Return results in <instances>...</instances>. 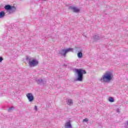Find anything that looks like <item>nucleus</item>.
<instances>
[{"instance_id":"f257e3e1","label":"nucleus","mask_w":128,"mask_h":128,"mask_svg":"<svg viewBox=\"0 0 128 128\" xmlns=\"http://www.w3.org/2000/svg\"><path fill=\"white\" fill-rule=\"evenodd\" d=\"M113 78V74L111 72H106L102 76V80L104 82H110Z\"/></svg>"},{"instance_id":"f3484780","label":"nucleus","mask_w":128,"mask_h":128,"mask_svg":"<svg viewBox=\"0 0 128 128\" xmlns=\"http://www.w3.org/2000/svg\"><path fill=\"white\" fill-rule=\"evenodd\" d=\"M34 108H35L36 110H38V107L36 106H34Z\"/></svg>"},{"instance_id":"9d476101","label":"nucleus","mask_w":128,"mask_h":128,"mask_svg":"<svg viewBox=\"0 0 128 128\" xmlns=\"http://www.w3.org/2000/svg\"><path fill=\"white\" fill-rule=\"evenodd\" d=\"M6 16V13L2 11L0 12V18H4Z\"/></svg>"},{"instance_id":"f03ea898","label":"nucleus","mask_w":128,"mask_h":128,"mask_svg":"<svg viewBox=\"0 0 128 128\" xmlns=\"http://www.w3.org/2000/svg\"><path fill=\"white\" fill-rule=\"evenodd\" d=\"M78 74V80L82 82L83 78V74H86V70H82L81 68L76 70Z\"/></svg>"},{"instance_id":"6e6552de","label":"nucleus","mask_w":128,"mask_h":128,"mask_svg":"<svg viewBox=\"0 0 128 128\" xmlns=\"http://www.w3.org/2000/svg\"><path fill=\"white\" fill-rule=\"evenodd\" d=\"M72 125L70 122V121H68V122H66L65 124V128H72Z\"/></svg>"},{"instance_id":"1a4fd4ad","label":"nucleus","mask_w":128,"mask_h":128,"mask_svg":"<svg viewBox=\"0 0 128 128\" xmlns=\"http://www.w3.org/2000/svg\"><path fill=\"white\" fill-rule=\"evenodd\" d=\"M67 104L69 106H71L72 104H73V102L72 100H66Z\"/></svg>"},{"instance_id":"7ed1b4c3","label":"nucleus","mask_w":128,"mask_h":128,"mask_svg":"<svg viewBox=\"0 0 128 128\" xmlns=\"http://www.w3.org/2000/svg\"><path fill=\"white\" fill-rule=\"evenodd\" d=\"M28 64L30 66H36L38 64V62L34 59L29 61Z\"/></svg>"},{"instance_id":"4468645a","label":"nucleus","mask_w":128,"mask_h":128,"mask_svg":"<svg viewBox=\"0 0 128 128\" xmlns=\"http://www.w3.org/2000/svg\"><path fill=\"white\" fill-rule=\"evenodd\" d=\"M88 118H85V119H83L82 122H88Z\"/></svg>"},{"instance_id":"dca6fc26","label":"nucleus","mask_w":128,"mask_h":128,"mask_svg":"<svg viewBox=\"0 0 128 128\" xmlns=\"http://www.w3.org/2000/svg\"><path fill=\"white\" fill-rule=\"evenodd\" d=\"M12 108H14V106H12V107L9 108H8V110H12Z\"/></svg>"},{"instance_id":"39448f33","label":"nucleus","mask_w":128,"mask_h":128,"mask_svg":"<svg viewBox=\"0 0 128 128\" xmlns=\"http://www.w3.org/2000/svg\"><path fill=\"white\" fill-rule=\"evenodd\" d=\"M74 49L72 48H68V49H66V50H62L63 52H61L62 56H66V53L68 52H73Z\"/></svg>"},{"instance_id":"f8f14e48","label":"nucleus","mask_w":128,"mask_h":128,"mask_svg":"<svg viewBox=\"0 0 128 128\" xmlns=\"http://www.w3.org/2000/svg\"><path fill=\"white\" fill-rule=\"evenodd\" d=\"M38 84H44V80H38Z\"/></svg>"},{"instance_id":"423d86ee","label":"nucleus","mask_w":128,"mask_h":128,"mask_svg":"<svg viewBox=\"0 0 128 128\" xmlns=\"http://www.w3.org/2000/svg\"><path fill=\"white\" fill-rule=\"evenodd\" d=\"M69 9L72 10L74 12H78L80 11V8L76 7V6H70Z\"/></svg>"},{"instance_id":"0eeeda50","label":"nucleus","mask_w":128,"mask_h":128,"mask_svg":"<svg viewBox=\"0 0 128 128\" xmlns=\"http://www.w3.org/2000/svg\"><path fill=\"white\" fill-rule=\"evenodd\" d=\"M26 96L29 102H32V100H34V96H32V94L28 93L26 94Z\"/></svg>"},{"instance_id":"2eb2a0df","label":"nucleus","mask_w":128,"mask_h":128,"mask_svg":"<svg viewBox=\"0 0 128 128\" xmlns=\"http://www.w3.org/2000/svg\"><path fill=\"white\" fill-rule=\"evenodd\" d=\"M3 60L4 59L2 58L0 56V62H2V60Z\"/></svg>"},{"instance_id":"ddd939ff","label":"nucleus","mask_w":128,"mask_h":128,"mask_svg":"<svg viewBox=\"0 0 128 128\" xmlns=\"http://www.w3.org/2000/svg\"><path fill=\"white\" fill-rule=\"evenodd\" d=\"M109 101L111 102H114V98H109Z\"/></svg>"},{"instance_id":"9b49d317","label":"nucleus","mask_w":128,"mask_h":128,"mask_svg":"<svg viewBox=\"0 0 128 128\" xmlns=\"http://www.w3.org/2000/svg\"><path fill=\"white\" fill-rule=\"evenodd\" d=\"M78 58H82V52H78Z\"/></svg>"},{"instance_id":"20e7f679","label":"nucleus","mask_w":128,"mask_h":128,"mask_svg":"<svg viewBox=\"0 0 128 128\" xmlns=\"http://www.w3.org/2000/svg\"><path fill=\"white\" fill-rule=\"evenodd\" d=\"M4 8L5 10H13L14 12L16 10V8L14 6H11L10 5L8 4L5 6Z\"/></svg>"}]
</instances>
